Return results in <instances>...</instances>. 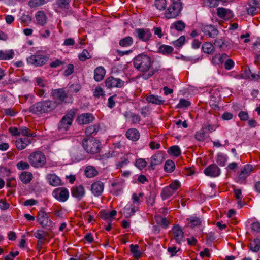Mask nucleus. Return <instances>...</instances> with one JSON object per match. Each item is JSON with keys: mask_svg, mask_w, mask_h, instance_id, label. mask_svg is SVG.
Masks as SVG:
<instances>
[{"mask_svg": "<svg viewBox=\"0 0 260 260\" xmlns=\"http://www.w3.org/2000/svg\"><path fill=\"white\" fill-rule=\"evenodd\" d=\"M57 102L53 100H43L38 102L30 107V112L36 114L48 113L54 110L57 107Z\"/></svg>", "mask_w": 260, "mask_h": 260, "instance_id": "nucleus-1", "label": "nucleus"}, {"mask_svg": "<svg viewBox=\"0 0 260 260\" xmlns=\"http://www.w3.org/2000/svg\"><path fill=\"white\" fill-rule=\"evenodd\" d=\"M147 164V162L144 159L139 158L136 160L135 165L138 168L142 170L146 167Z\"/></svg>", "mask_w": 260, "mask_h": 260, "instance_id": "nucleus-54", "label": "nucleus"}, {"mask_svg": "<svg viewBox=\"0 0 260 260\" xmlns=\"http://www.w3.org/2000/svg\"><path fill=\"white\" fill-rule=\"evenodd\" d=\"M31 143V139L29 138H20L15 141V145L18 150H21L25 149Z\"/></svg>", "mask_w": 260, "mask_h": 260, "instance_id": "nucleus-20", "label": "nucleus"}, {"mask_svg": "<svg viewBox=\"0 0 260 260\" xmlns=\"http://www.w3.org/2000/svg\"><path fill=\"white\" fill-rule=\"evenodd\" d=\"M227 161V156L222 154H218L217 155L216 161L217 164L221 166H225Z\"/></svg>", "mask_w": 260, "mask_h": 260, "instance_id": "nucleus-50", "label": "nucleus"}, {"mask_svg": "<svg viewBox=\"0 0 260 260\" xmlns=\"http://www.w3.org/2000/svg\"><path fill=\"white\" fill-rule=\"evenodd\" d=\"M82 144L84 149L88 153L96 154L101 150V142L93 137L83 139Z\"/></svg>", "mask_w": 260, "mask_h": 260, "instance_id": "nucleus-3", "label": "nucleus"}, {"mask_svg": "<svg viewBox=\"0 0 260 260\" xmlns=\"http://www.w3.org/2000/svg\"><path fill=\"white\" fill-rule=\"evenodd\" d=\"M134 67L141 72L148 71L152 64L150 56L146 54H140L136 56L133 60Z\"/></svg>", "mask_w": 260, "mask_h": 260, "instance_id": "nucleus-2", "label": "nucleus"}, {"mask_svg": "<svg viewBox=\"0 0 260 260\" xmlns=\"http://www.w3.org/2000/svg\"><path fill=\"white\" fill-rule=\"evenodd\" d=\"M46 179L51 186H58L62 184L61 179L55 174H47Z\"/></svg>", "mask_w": 260, "mask_h": 260, "instance_id": "nucleus-21", "label": "nucleus"}, {"mask_svg": "<svg viewBox=\"0 0 260 260\" xmlns=\"http://www.w3.org/2000/svg\"><path fill=\"white\" fill-rule=\"evenodd\" d=\"M201 29L206 35L212 38H215L218 34V30L212 25L203 26Z\"/></svg>", "mask_w": 260, "mask_h": 260, "instance_id": "nucleus-19", "label": "nucleus"}, {"mask_svg": "<svg viewBox=\"0 0 260 260\" xmlns=\"http://www.w3.org/2000/svg\"><path fill=\"white\" fill-rule=\"evenodd\" d=\"M100 129L99 124H94L88 126L85 129V134L87 136H95Z\"/></svg>", "mask_w": 260, "mask_h": 260, "instance_id": "nucleus-30", "label": "nucleus"}, {"mask_svg": "<svg viewBox=\"0 0 260 260\" xmlns=\"http://www.w3.org/2000/svg\"><path fill=\"white\" fill-rule=\"evenodd\" d=\"M75 115V112L74 110L70 111L59 121L58 125V129L62 132L68 131L72 125Z\"/></svg>", "mask_w": 260, "mask_h": 260, "instance_id": "nucleus-7", "label": "nucleus"}, {"mask_svg": "<svg viewBox=\"0 0 260 260\" xmlns=\"http://www.w3.org/2000/svg\"><path fill=\"white\" fill-rule=\"evenodd\" d=\"M49 233L42 230H38L34 233V236L38 240H47V237L49 236Z\"/></svg>", "mask_w": 260, "mask_h": 260, "instance_id": "nucleus-38", "label": "nucleus"}, {"mask_svg": "<svg viewBox=\"0 0 260 260\" xmlns=\"http://www.w3.org/2000/svg\"><path fill=\"white\" fill-rule=\"evenodd\" d=\"M94 119L92 114L84 113L78 116L77 121L80 124H86L92 122Z\"/></svg>", "mask_w": 260, "mask_h": 260, "instance_id": "nucleus-22", "label": "nucleus"}, {"mask_svg": "<svg viewBox=\"0 0 260 260\" xmlns=\"http://www.w3.org/2000/svg\"><path fill=\"white\" fill-rule=\"evenodd\" d=\"M28 161L34 167L38 168L43 167L46 164V157L41 151H36L31 153L28 156Z\"/></svg>", "mask_w": 260, "mask_h": 260, "instance_id": "nucleus-5", "label": "nucleus"}, {"mask_svg": "<svg viewBox=\"0 0 260 260\" xmlns=\"http://www.w3.org/2000/svg\"><path fill=\"white\" fill-rule=\"evenodd\" d=\"M53 195L55 198L60 202L66 201L69 197L68 190L65 187L56 188L53 191Z\"/></svg>", "mask_w": 260, "mask_h": 260, "instance_id": "nucleus-12", "label": "nucleus"}, {"mask_svg": "<svg viewBox=\"0 0 260 260\" xmlns=\"http://www.w3.org/2000/svg\"><path fill=\"white\" fill-rule=\"evenodd\" d=\"M16 166L17 169L20 170H28L30 168L29 164L27 162L23 161L18 162Z\"/></svg>", "mask_w": 260, "mask_h": 260, "instance_id": "nucleus-55", "label": "nucleus"}, {"mask_svg": "<svg viewBox=\"0 0 260 260\" xmlns=\"http://www.w3.org/2000/svg\"><path fill=\"white\" fill-rule=\"evenodd\" d=\"M32 178V173L29 172H22L19 177L20 180L25 184L29 183Z\"/></svg>", "mask_w": 260, "mask_h": 260, "instance_id": "nucleus-29", "label": "nucleus"}, {"mask_svg": "<svg viewBox=\"0 0 260 260\" xmlns=\"http://www.w3.org/2000/svg\"><path fill=\"white\" fill-rule=\"evenodd\" d=\"M51 95L56 102L58 101L60 103H70L73 101L71 94H69L68 91H66L63 88L52 89Z\"/></svg>", "mask_w": 260, "mask_h": 260, "instance_id": "nucleus-6", "label": "nucleus"}, {"mask_svg": "<svg viewBox=\"0 0 260 260\" xmlns=\"http://www.w3.org/2000/svg\"><path fill=\"white\" fill-rule=\"evenodd\" d=\"M36 18L38 23L40 25H44L46 23V16L43 11H38L36 15Z\"/></svg>", "mask_w": 260, "mask_h": 260, "instance_id": "nucleus-33", "label": "nucleus"}, {"mask_svg": "<svg viewBox=\"0 0 260 260\" xmlns=\"http://www.w3.org/2000/svg\"><path fill=\"white\" fill-rule=\"evenodd\" d=\"M106 71L103 67L100 66L94 70V78L96 81H101L104 77Z\"/></svg>", "mask_w": 260, "mask_h": 260, "instance_id": "nucleus-25", "label": "nucleus"}, {"mask_svg": "<svg viewBox=\"0 0 260 260\" xmlns=\"http://www.w3.org/2000/svg\"><path fill=\"white\" fill-rule=\"evenodd\" d=\"M181 184L179 181L175 180L164 187L161 192V197L165 200L172 196L176 190L180 187Z\"/></svg>", "mask_w": 260, "mask_h": 260, "instance_id": "nucleus-8", "label": "nucleus"}, {"mask_svg": "<svg viewBox=\"0 0 260 260\" xmlns=\"http://www.w3.org/2000/svg\"><path fill=\"white\" fill-rule=\"evenodd\" d=\"M194 137L197 141H204L205 140V131L202 128L196 132Z\"/></svg>", "mask_w": 260, "mask_h": 260, "instance_id": "nucleus-49", "label": "nucleus"}, {"mask_svg": "<svg viewBox=\"0 0 260 260\" xmlns=\"http://www.w3.org/2000/svg\"><path fill=\"white\" fill-rule=\"evenodd\" d=\"M253 167L251 165H245L241 170V172L239 175L237 182L240 183H243L246 178L250 175L252 172Z\"/></svg>", "mask_w": 260, "mask_h": 260, "instance_id": "nucleus-14", "label": "nucleus"}, {"mask_svg": "<svg viewBox=\"0 0 260 260\" xmlns=\"http://www.w3.org/2000/svg\"><path fill=\"white\" fill-rule=\"evenodd\" d=\"M173 232L174 234V238L176 242L178 244H180L183 241L184 238V233L182 230L178 225H176L174 226L173 229Z\"/></svg>", "mask_w": 260, "mask_h": 260, "instance_id": "nucleus-23", "label": "nucleus"}, {"mask_svg": "<svg viewBox=\"0 0 260 260\" xmlns=\"http://www.w3.org/2000/svg\"><path fill=\"white\" fill-rule=\"evenodd\" d=\"M238 116L240 118V120L242 121H247L248 120L249 118L248 114L246 111L240 112L238 114Z\"/></svg>", "mask_w": 260, "mask_h": 260, "instance_id": "nucleus-63", "label": "nucleus"}, {"mask_svg": "<svg viewBox=\"0 0 260 260\" xmlns=\"http://www.w3.org/2000/svg\"><path fill=\"white\" fill-rule=\"evenodd\" d=\"M168 153L176 157H178L181 154V151L178 146L174 145L169 148Z\"/></svg>", "mask_w": 260, "mask_h": 260, "instance_id": "nucleus-43", "label": "nucleus"}, {"mask_svg": "<svg viewBox=\"0 0 260 260\" xmlns=\"http://www.w3.org/2000/svg\"><path fill=\"white\" fill-rule=\"evenodd\" d=\"M46 0H30L28 5L31 8L38 7L44 5Z\"/></svg>", "mask_w": 260, "mask_h": 260, "instance_id": "nucleus-51", "label": "nucleus"}, {"mask_svg": "<svg viewBox=\"0 0 260 260\" xmlns=\"http://www.w3.org/2000/svg\"><path fill=\"white\" fill-rule=\"evenodd\" d=\"M217 14L218 17L221 18L229 19L232 17V11L223 7L217 9Z\"/></svg>", "mask_w": 260, "mask_h": 260, "instance_id": "nucleus-24", "label": "nucleus"}, {"mask_svg": "<svg viewBox=\"0 0 260 260\" xmlns=\"http://www.w3.org/2000/svg\"><path fill=\"white\" fill-rule=\"evenodd\" d=\"M111 185L114 188L113 191L116 192V194H118L119 192L122 189V185L120 183L113 182Z\"/></svg>", "mask_w": 260, "mask_h": 260, "instance_id": "nucleus-59", "label": "nucleus"}, {"mask_svg": "<svg viewBox=\"0 0 260 260\" xmlns=\"http://www.w3.org/2000/svg\"><path fill=\"white\" fill-rule=\"evenodd\" d=\"M92 55L86 49H84L78 55L79 59L82 62L85 61L86 60L90 59Z\"/></svg>", "mask_w": 260, "mask_h": 260, "instance_id": "nucleus-46", "label": "nucleus"}, {"mask_svg": "<svg viewBox=\"0 0 260 260\" xmlns=\"http://www.w3.org/2000/svg\"><path fill=\"white\" fill-rule=\"evenodd\" d=\"M202 50L207 54H212L214 51V47L212 43L205 42L202 45Z\"/></svg>", "mask_w": 260, "mask_h": 260, "instance_id": "nucleus-40", "label": "nucleus"}, {"mask_svg": "<svg viewBox=\"0 0 260 260\" xmlns=\"http://www.w3.org/2000/svg\"><path fill=\"white\" fill-rule=\"evenodd\" d=\"M173 27L178 31H182L185 26V24L182 20L177 21L173 23Z\"/></svg>", "mask_w": 260, "mask_h": 260, "instance_id": "nucleus-52", "label": "nucleus"}, {"mask_svg": "<svg viewBox=\"0 0 260 260\" xmlns=\"http://www.w3.org/2000/svg\"><path fill=\"white\" fill-rule=\"evenodd\" d=\"M190 105V103L185 99H181L176 106L177 108H187Z\"/></svg>", "mask_w": 260, "mask_h": 260, "instance_id": "nucleus-53", "label": "nucleus"}, {"mask_svg": "<svg viewBox=\"0 0 260 260\" xmlns=\"http://www.w3.org/2000/svg\"><path fill=\"white\" fill-rule=\"evenodd\" d=\"M256 10L257 9L255 7L250 4L249 7L247 8V13L248 15L254 16L257 13Z\"/></svg>", "mask_w": 260, "mask_h": 260, "instance_id": "nucleus-62", "label": "nucleus"}, {"mask_svg": "<svg viewBox=\"0 0 260 260\" xmlns=\"http://www.w3.org/2000/svg\"><path fill=\"white\" fill-rule=\"evenodd\" d=\"M246 76L251 80H257L259 78L257 74L252 73L250 69L245 71Z\"/></svg>", "mask_w": 260, "mask_h": 260, "instance_id": "nucleus-57", "label": "nucleus"}, {"mask_svg": "<svg viewBox=\"0 0 260 260\" xmlns=\"http://www.w3.org/2000/svg\"><path fill=\"white\" fill-rule=\"evenodd\" d=\"M157 222L159 223L164 228H167L169 224V221L165 217H160L157 219Z\"/></svg>", "mask_w": 260, "mask_h": 260, "instance_id": "nucleus-61", "label": "nucleus"}, {"mask_svg": "<svg viewBox=\"0 0 260 260\" xmlns=\"http://www.w3.org/2000/svg\"><path fill=\"white\" fill-rule=\"evenodd\" d=\"M37 220L43 228L50 227L52 224V221L49 219L47 214L44 210H40L38 212Z\"/></svg>", "mask_w": 260, "mask_h": 260, "instance_id": "nucleus-10", "label": "nucleus"}, {"mask_svg": "<svg viewBox=\"0 0 260 260\" xmlns=\"http://www.w3.org/2000/svg\"><path fill=\"white\" fill-rule=\"evenodd\" d=\"M139 246L138 244L130 245L131 252L135 257L139 258L141 256L142 253L139 250Z\"/></svg>", "mask_w": 260, "mask_h": 260, "instance_id": "nucleus-44", "label": "nucleus"}, {"mask_svg": "<svg viewBox=\"0 0 260 260\" xmlns=\"http://www.w3.org/2000/svg\"><path fill=\"white\" fill-rule=\"evenodd\" d=\"M104 184L101 181H97L92 184L91 191L95 196H100L104 190Z\"/></svg>", "mask_w": 260, "mask_h": 260, "instance_id": "nucleus-18", "label": "nucleus"}, {"mask_svg": "<svg viewBox=\"0 0 260 260\" xmlns=\"http://www.w3.org/2000/svg\"><path fill=\"white\" fill-rule=\"evenodd\" d=\"M164 160V154L162 153H157L152 156L149 167L152 170H154L155 167L161 164Z\"/></svg>", "mask_w": 260, "mask_h": 260, "instance_id": "nucleus-17", "label": "nucleus"}, {"mask_svg": "<svg viewBox=\"0 0 260 260\" xmlns=\"http://www.w3.org/2000/svg\"><path fill=\"white\" fill-rule=\"evenodd\" d=\"M81 89L80 86L78 84L71 85L68 90V94H71L72 96L73 94L77 93Z\"/></svg>", "mask_w": 260, "mask_h": 260, "instance_id": "nucleus-47", "label": "nucleus"}, {"mask_svg": "<svg viewBox=\"0 0 260 260\" xmlns=\"http://www.w3.org/2000/svg\"><path fill=\"white\" fill-rule=\"evenodd\" d=\"M126 137L133 141L138 140L140 137L139 131L135 128H131L127 130L126 133Z\"/></svg>", "mask_w": 260, "mask_h": 260, "instance_id": "nucleus-27", "label": "nucleus"}, {"mask_svg": "<svg viewBox=\"0 0 260 260\" xmlns=\"http://www.w3.org/2000/svg\"><path fill=\"white\" fill-rule=\"evenodd\" d=\"M74 66L72 64H69L67 66V69L64 72V75L68 77L71 75L74 72Z\"/></svg>", "mask_w": 260, "mask_h": 260, "instance_id": "nucleus-60", "label": "nucleus"}, {"mask_svg": "<svg viewBox=\"0 0 260 260\" xmlns=\"http://www.w3.org/2000/svg\"><path fill=\"white\" fill-rule=\"evenodd\" d=\"M20 135H22L24 136L28 137H34L36 136V134L35 132H33L30 129L25 126H22L20 127Z\"/></svg>", "mask_w": 260, "mask_h": 260, "instance_id": "nucleus-32", "label": "nucleus"}, {"mask_svg": "<svg viewBox=\"0 0 260 260\" xmlns=\"http://www.w3.org/2000/svg\"><path fill=\"white\" fill-rule=\"evenodd\" d=\"M205 174L211 177H216L220 174L219 168L215 164H212L207 167L204 171Z\"/></svg>", "mask_w": 260, "mask_h": 260, "instance_id": "nucleus-15", "label": "nucleus"}, {"mask_svg": "<svg viewBox=\"0 0 260 260\" xmlns=\"http://www.w3.org/2000/svg\"><path fill=\"white\" fill-rule=\"evenodd\" d=\"M252 230L256 233H260V222L256 221L253 222L251 225Z\"/></svg>", "mask_w": 260, "mask_h": 260, "instance_id": "nucleus-64", "label": "nucleus"}, {"mask_svg": "<svg viewBox=\"0 0 260 260\" xmlns=\"http://www.w3.org/2000/svg\"><path fill=\"white\" fill-rule=\"evenodd\" d=\"M85 194V189L83 186L80 185L71 188V195L78 201H80Z\"/></svg>", "mask_w": 260, "mask_h": 260, "instance_id": "nucleus-16", "label": "nucleus"}, {"mask_svg": "<svg viewBox=\"0 0 260 260\" xmlns=\"http://www.w3.org/2000/svg\"><path fill=\"white\" fill-rule=\"evenodd\" d=\"M143 192H140L138 194L134 193L132 195L133 203L134 205H139L141 202H143L142 198L144 196Z\"/></svg>", "mask_w": 260, "mask_h": 260, "instance_id": "nucleus-45", "label": "nucleus"}, {"mask_svg": "<svg viewBox=\"0 0 260 260\" xmlns=\"http://www.w3.org/2000/svg\"><path fill=\"white\" fill-rule=\"evenodd\" d=\"M154 6L160 11H165L167 7L166 0H155Z\"/></svg>", "mask_w": 260, "mask_h": 260, "instance_id": "nucleus-39", "label": "nucleus"}, {"mask_svg": "<svg viewBox=\"0 0 260 260\" xmlns=\"http://www.w3.org/2000/svg\"><path fill=\"white\" fill-rule=\"evenodd\" d=\"M105 86L108 88L113 87L121 88L124 86V82L119 78L110 76L105 82Z\"/></svg>", "mask_w": 260, "mask_h": 260, "instance_id": "nucleus-13", "label": "nucleus"}, {"mask_svg": "<svg viewBox=\"0 0 260 260\" xmlns=\"http://www.w3.org/2000/svg\"><path fill=\"white\" fill-rule=\"evenodd\" d=\"M187 221L188 225L192 229L199 226L202 222V220L197 216H191L189 218L187 219Z\"/></svg>", "mask_w": 260, "mask_h": 260, "instance_id": "nucleus-26", "label": "nucleus"}, {"mask_svg": "<svg viewBox=\"0 0 260 260\" xmlns=\"http://www.w3.org/2000/svg\"><path fill=\"white\" fill-rule=\"evenodd\" d=\"M71 0H56V4L61 9H68Z\"/></svg>", "mask_w": 260, "mask_h": 260, "instance_id": "nucleus-48", "label": "nucleus"}, {"mask_svg": "<svg viewBox=\"0 0 260 260\" xmlns=\"http://www.w3.org/2000/svg\"><path fill=\"white\" fill-rule=\"evenodd\" d=\"M14 56V52L12 50L3 51L0 50V59L9 60Z\"/></svg>", "mask_w": 260, "mask_h": 260, "instance_id": "nucleus-35", "label": "nucleus"}, {"mask_svg": "<svg viewBox=\"0 0 260 260\" xmlns=\"http://www.w3.org/2000/svg\"><path fill=\"white\" fill-rule=\"evenodd\" d=\"M134 34L140 40L143 42L148 41L152 37V34L150 30L144 28L136 29Z\"/></svg>", "mask_w": 260, "mask_h": 260, "instance_id": "nucleus-11", "label": "nucleus"}, {"mask_svg": "<svg viewBox=\"0 0 260 260\" xmlns=\"http://www.w3.org/2000/svg\"><path fill=\"white\" fill-rule=\"evenodd\" d=\"M175 168L174 162L172 160L168 159L167 160L164 166V170L166 172L171 173L172 172Z\"/></svg>", "mask_w": 260, "mask_h": 260, "instance_id": "nucleus-42", "label": "nucleus"}, {"mask_svg": "<svg viewBox=\"0 0 260 260\" xmlns=\"http://www.w3.org/2000/svg\"><path fill=\"white\" fill-rule=\"evenodd\" d=\"M93 95L95 98H100L105 95L104 91L101 87H96L93 92Z\"/></svg>", "mask_w": 260, "mask_h": 260, "instance_id": "nucleus-58", "label": "nucleus"}, {"mask_svg": "<svg viewBox=\"0 0 260 260\" xmlns=\"http://www.w3.org/2000/svg\"><path fill=\"white\" fill-rule=\"evenodd\" d=\"M116 213V211L114 210H112L110 212H107L105 210H103L100 212L99 216L103 219L110 221L111 219L113 218Z\"/></svg>", "mask_w": 260, "mask_h": 260, "instance_id": "nucleus-28", "label": "nucleus"}, {"mask_svg": "<svg viewBox=\"0 0 260 260\" xmlns=\"http://www.w3.org/2000/svg\"><path fill=\"white\" fill-rule=\"evenodd\" d=\"M174 49L171 46L162 45L159 47V51L164 55H168L171 53Z\"/></svg>", "mask_w": 260, "mask_h": 260, "instance_id": "nucleus-41", "label": "nucleus"}, {"mask_svg": "<svg viewBox=\"0 0 260 260\" xmlns=\"http://www.w3.org/2000/svg\"><path fill=\"white\" fill-rule=\"evenodd\" d=\"M98 174V171L92 166H88L85 170V174L88 178L95 177Z\"/></svg>", "mask_w": 260, "mask_h": 260, "instance_id": "nucleus-37", "label": "nucleus"}, {"mask_svg": "<svg viewBox=\"0 0 260 260\" xmlns=\"http://www.w3.org/2000/svg\"><path fill=\"white\" fill-rule=\"evenodd\" d=\"M146 99L149 103L157 105L163 104L165 102V101L161 99L158 95H150L147 96Z\"/></svg>", "mask_w": 260, "mask_h": 260, "instance_id": "nucleus-31", "label": "nucleus"}, {"mask_svg": "<svg viewBox=\"0 0 260 260\" xmlns=\"http://www.w3.org/2000/svg\"><path fill=\"white\" fill-rule=\"evenodd\" d=\"M133 42V38L131 37L127 36L121 39L119 44L121 47H127L132 45Z\"/></svg>", "mask_w": 260, "mask_h": 260, "instance_id": "nucleus-36", "label": "nucleus"}, {"mask_svg": "<svg viewBox=\"0 0 260 260\" xmlns=\"http://www.w3.org/2000/svg\"><path fill=\"white\" fill-rule=\"evenodd\" d=\"M249 248L253 252H257L260 248V239L259 238L254 239L249 244Z\"/></svg>", "mask_w": 260, "mask_h": 260, "instance_id": "nucleus-34", "label": "nucleus"}, {"mask_svg": "<svg viewBox=\"0 0 260 260\" xmlns=\"http://www.w3.org/2000/svg\"><path fill=\"white\" fill-rule=\"evenodd\" d=\"M48 59L49 57L47 56L38 53L27 58V61L30 64L39 67L45 64Z\"/></svg>", "mask_w": 260, "mask_h": 260, "instance_id": "nucleus-9", "label": "nucleus"}, {"mask_svg": "<svg viewBox=\"0 0 260 260\" xmlns=\"http://www.w3.org/2000/svg\"><path fill=\"white\" fill-rule=\"evenodd\" d=\"M182 7V3L172 2L164 13V18L166 19L176 18L180 15Z\"/></svg>", "mask_w": 260, "mask_h": 260, "instance_id": "nucleus-4", "label": "nucleus"}, {"mask_svg": "<svg viewBox=\"0 0 260 260\" xmlns=\"http://www.w3.org/2000/svg\"><path fill=\"white\" fill-rule=\"evenodd\" d=\"M185 41V37L184 36H181L177 40L173 41V44L174 45V46H175L176 47H180L182 46L184 44Z\"/></svg>", "mask_w": 260, "mask_h": 260, "instance_id": "nucleus-56", "label": "nucleus"}]
</instances>
